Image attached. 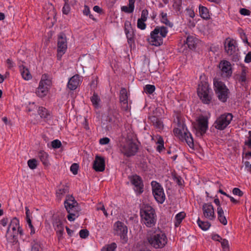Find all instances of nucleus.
<instances>
[{"mask_svg": "<svg viewBox=\"0 0 251 251\" xmlns=\"http://www.w3.org/2000/svg\"><path fill=\"white\" fill-rule=\"evenodd\" d=\"M64 205L68 213L67 218L69 221H73L79 216L81 209L74 197L67 196L64 201Z\"/></svg>", "mask_w": 251, "mask_h": 251, "instance_id": "nucleus-1", "label": "nucleus"}, {"mask_svg": "<svg viewBox=\"0 0 251 251\" xmlns=\"http://www.w3.org/2000/svg\"><path fill=\"white\" fill-rule=\"evenodd\" d=\"M168 32L166 27L157 26L151 32L150 38L148 39V41L152 46H160L163 44V38L166 37Z\"/></svg>", "mask_w": 251, "mask_h": 251, "instance_id": "nucleus-2", "label": "nucleus"}, {"mask_svg": "<svg viewBox=\"0 0 251 251\" xmlns=\"http://www.w3.org/2000/svg\"><path fill=\"white\" fill-rule=\"evenodd\" d=\"M155 210L150 205H143L140 209V215L144 223L149 227L153 226L155 223Z\"/></svg>", "mask_w": 251, "mask_h": 251, "instance_id": "nucleus-3", "label": "nucleus"}, {"mask_svg": "<svg viewBox=\"0 0 251 251\" xmlns=\"http://www.w3.org/2000/svg\"><path fill=\"white\" fill-rule=\"evenodd\" d=\"M121 152L126 157L134 156L137 152L138 147L132 139H127L125 143L121 145Z\"/></svg>", "mask_w": 251, "mask_h": 251, "instance_id": "nucleus-4", "label": "nucleus"}, {"mask_svg": "<svg viewBox=\"0 0 251 251\" xmlns=\"http://www.w3.org/2000/svg\"><path fill=\"white\" fill-rule=\"evenodd\" d=\"M233 117V115L230 113H225L221 114L217 118L213 126L218 130H224L230 124Z\"/></svg>", "mask_w": 251, "mask_h": 251, "instance_id": "nucleus-5", "label": "nucleus"}, {"mask_svg": "<svg viewBox=\"0 0 251 251\" xmlns=\"http://www.w3.org/2000/svg\"><path fill=\"white\" fill-rule=\"evenodd\" d=\"M214 85L215 87V93L218 98V99L225 102L226 101L229 90L226 87L224 82L221 81H214Z\"/></svg>", "mask_w": 251, "mask_h": 251, "instance_id": "nucleus-6", "label": "nucleus"}, {"mask_svg": "<svg viewBox=\"0 0 251 251\" xmlns=\"http://www.w3.org/2000/svg\"><path fill=\"white\" fill-rule=\"evenodd\" d=\"M198 95L200 99L204 103L208 104L210 103L211 97L209 95V88L208 84L205 82L199 84L198 88Z\"/></svg>", "mask_w": 251, "mask_h": 251, "instance_id": "nucleus-7", "label": "nucleus"}, {"mask_svg": "<svg viewBox=\"0 0 251 251\" xmlns=\"http://www.w3.org/2000/svg\"><path fill=\"white\" fill-rule=\"evenodd\" d=\"M153 195L155 200L160 203H162L165 200V195L161 185L155 181L151 183Z\"/></svg>", "mask_w": 251, "mask_h": 251, "instance_id": "nucleus-8", "label": "nucleus"}, {"mask_svg": "<svg viewBox=\"0 0 251 251\" xmlns=\"http://www.w3.org/2000/svg\"><path fill=\"white\" fill-rule=\"evenodd\" d=\"M7 233L11 234L12 235L20 234L22 235L24 234L23 230L20 226L19 220L16 218H13L8 226Z\"/></svg>", "mask_w": 251, "mask_h": 251, "instance_id": "nucleus-9", "label": "nucleus"}, {"mask_svg": "<svg viewBox=\"0 0 251 251\" xmlns=\"http://www.w3.org/2000/svg\"><path fill=\"white\" fill-rule=\"evenodd\" d=\"M67 48V39L65 34L60 33L58 36L57 40V57L60 59L62 55L65 53Z\"/></svg>", "mask_w": 251, "mask_h": 251, "instance_id": "nucleus-10", "label": "nucleus"}, {"mask_svg": "<svg viewBox=\"0 0 251 251\" xmlns=\"http://www.w3.org/2000/svg\"><path fill=\"white\" fill-rule=\"evenodd\" d=\"M167 241L166 236H150L148 238L149 243L155 249L163 248Z\"/></svg>", "mask_w": 251, "mask_h": 251, "instance_id": "nucleus-11", "label": "nucleus"}, {"mask_svg": "<svg viewBox=\"0 0 251 251\" xmlns=\"http://www.w3.org/2000/svg\"><path fill=\"white\" fill-rule=\"evenodd\" d=\"M128 94L125 88H122L120 91L119 100L121 107L123 111L128 112L130 109V106L128 103Z\"/></svg>", "mask_w": 251, "mask_h": 251, "instance_id": "nucleus-12", "label": "nucleus"}, {"mask_svg": "<svg viewBox=\"0 0 251 251\" xmlns=\"http://www.w3.org/2000/svg\"><path fill=\"white\" fill-rule=\"evenodd\" d=\"M131 183L134 186V190L140 194L143 192V183L140 176L136 175L129 176Z\"/></svg>", "mask_w": 251, "mask_h": 251, "instance_id": "nucleus-13", "label": "nucleus"}, {"mask_svg": "<svg viewBox=\"0 0 251 251\" xmlns=\"http://www.w3.org/2000/svg\"><path fill=\"white\" fill-rule=\"evenodd\" d=\"M202 209L205 218L210 220H213L215 218L214 207L211 203H204Z\"/></svg>", "mask_w": 251, "mask_h": 251, "instance_id": "nucleus-14", "label": "nucleus"}, {"mask_svg": "<svg viewBox=\"0 0 251 251\" xmlns=\"http://www.w3.org/2000/svg\"><path fill=\"white\" fill-rule=\"evenodd\" d=\"M219 67L221 70L222 75L223 77H229L231 75L232 71L229 62L226 60L221 61L219 65Z\"/></svg>", "mask_w": 251, "mask_h": 251, "instance_id": "nucleus-15", "label": "nucleus"}, {"mask_svg": "<svg viewBox=\"0 0 251 251\" xmlns=\"http://www.w3.org/2000/svg\"><path fill=\"white\" fill-rule=\"evenodd\" d=\"M208 128V120L205 117H202L199 119L198 125V130L197 134L202 136L207 130Z\"/></svg>", "mask_w": 251, "mask_h": 251, "instance_id": "nucleus-16", "label": "nucleus"}, {"mask_svg": "<svg viewBox=\"0 0 251 251\" xmlns=\"http://www.w3.org/2000/svg\"><path fill=\"white\" fill-rule=\"evenodd\" d=\"M114 234L117 235H126L127 227L122 222L117 221L114 225Z\"/></svg>", "mask_w": 251, "mask_h": 251, "instance_id": "nucleus-17", "label": "nucleus"}, {"mask_svg": "<svg viewBox=\"0 0 251 251\" xmlns=\"http://www.w3.org/2000/svg\"><path fill=\"white\" fill-rule=\"evenodd\" d=\"M105 160L102 157L97 155L93 163V169L96 172H103L105 169Z\"/></svg>", "mask_w": 251, "mask_h": 251, "instance_id": "nucleus-18", "label": "nucleus"}, {"mask_svg": "<svg viewBox=\"0 0 251 251\" xmlns=\"http://www.w3.org/2000/svg\"><path fill=\"white\" fill-rule=\"evenodd\" d=\"M80 83L79 76L78 75H75L72 76L68 82L67 86L68 88L71 90H74L79 85Z\"/></svg>", "mask_w": 251, "mask_h": 251, "instance_id": "nucleus-19", "label": "nucleus"}, {"mask_svg": "<svg viewBox=\"0 0 251 251\" xmlns=\"http://www.w3.org/2000/svg\"><path fill=\"white\" fill-rule=\"evenodd\" d=\"M213 240L218 241L221 243V246L224 251H229V245L228 241L226 239H223L221 236H212Z\"/></svg>", "mask_w": 251, "mask_h": 251, "instance_id": "nucleus-20", "label": "nucleus"}, {"mask_svg": "<svg viewBox=\"0 0 251 251\" xmlns=\"http://www.w3.org/2000/svg\"><path fill=\"white\" fill-rule=\"evenodd\" d=\"M38 157L45 166H48L50 165L49 155L45 151H39L38 153Z\"/></svg>", "mask_w": 251, "mask_h": 251, "instance_id": "nucleus-21", "label": "nucleus"}, {"mask_svg": "<svg viewBox=\"0 0 251 251\" xmlns=\"http://www.w3.org/2000/svg\"><path fill=\"white\" fill-rule=\"evenodd\" d=\"M225 50L228 55L233 54L236 50V47L234 45L233 40L229 41L227 44L225 46Z\"/></svg>", "mask_w": 251, "mask_h": 251, "instance_id": "nucleus-22", "label": "nucleus"}, {"mask_svg": "<svg viewBox=\"0 0 251 251\" xmlns=\"http://www.w3.org/2000/svg\"><path fill=\"white\" fill-rule=\"evenodd\" d=\"M48 89H49L47 88V86H44L39 83V85L37 89L36 93L37 96L42 98L48 94Z\"/></svg>", "mask_w": 251, "mask_h": 251, "instance_id": "nucleus-23", "label": "nucleus"}, {"mask_svg": "<svg viewBox=\"0 0 251 251\" xmlns=\"http://www.w3.org/2000/svg\"><path fill=\"white\" fill-rule=\"evenodd\" d=\"M218 219L220 222L224 225L227 223L226 216L224 215V211L222 207L217 208Z\"/></svg>", "mask_w": 251, "mask_h": 251, "instance_id": "nucleus-24", "label": "nucleus"}, {"mask_svg": "<svg viewBox=\"0 0 251 251\" xmlns=\"http://www.w3.org/2000/svg\"><path fill=\"white\" fill-rule=\"evenodd\" d=\"M199 13L202 18L206 20L210 18L209 10L206 7L200 5Z\"/></svg>", "mask_w": 251, "mask_h": 251, "instance_id": "nucleus-25", "label": "nucleus"}, {"mask_svg": "<svg viewBox=\"0 0 251 251\" xmlns=\"http://www.w3.org/2000/svg\"><path fill=\"white\" fill-rule=\"evenodd\" d=\"M21 73L23 78L25 80H29L31 78L32 76L29 70L24 66H20Z\"/></svg>", "mask_w": 251, "mask_h": 251, "instance_id": "nucleus-26", "label": "nucleus"}, {"mask_svg": "<svg viewBox=\"0 0 251 251\" xmlns=\"http://www.w3.org/2000/svg\"><path fill=\"white\" fill-rule=\"evenodd\" d=\"M68 192L69 187L67 185H63L62 187L60 188L56 191V197L59 200H61L63 196Z\"/></svg>", "mask_w": 251, "mask_h": 251, "instance_id": "nucleus-27", "label": "nucleus"}, {"mask_svg": "<svg viewBox=\"0 0 251 251\" xmlns=\"http://www.w3.org/2000/svg\"><path fill=\"white\" fill-rule=\"evenodd\" d=\"M182 137L184 138L188 146L191 148L194 146L193 139L190 132H184L182 135Z\"/></svg>", "mask_w": 251, "mask_h": 251, "instance_id": "nucleus-28", "label": "nucleus"}, {"mask_svg": "<svg viewBox=\"0 0 251 251\" xmlns=\"http://www.w3.org/2000/svg\"><path fill=\"white\" fill-rule=\"evenodd\" d=\"M129 4L128 6H124L121 8L122 11H124L126 13H132L134 8V3L135 0H128Z\"/></svg>", "mask_w": 251, "mask_h": 251, "instance_id": "nucleus-29", "label": "nucleus"}, {"mask_svg": "<svg viewBox=\"0 0 251 251\" xmlns=\"http://www.w3.org/2000/svg\"><path fill=\"white\" fill-rule=\"evenodd\" d=\"M125 33L127 38L128 44L131 45V44L134 43L133 31L132 29L126 28L125 29Z\"/></svg>", "mask_w": 251, "mask_h": 251, "instance_id": "nucleus-30", "label": "nucleus"}, {"mask_svg": "<svg viewBox=\"0 0 251 251\" xmlns=\"http://www.w3.org/2000/svg\"><path fill=\"white\" fill-rule=\"evenodd\" d=\"M54 229L58 235H62L64 233V226L60 222H56L54 225Z\"/></svg>", "mask_w": 251, "mask_h": 251, "instance_id": "nucleus-31", "label": "nucleus"}, {"mask_svg": "<svg viewBox=\"0 0 251 251\" xmlns=\"http://www.w3.org/2000/svg\"><path fill=\"white\" fill-rule=\"evenodd\" d=\"M186 43L190 49L194 48L196 44V38L193 36H188L186 39Z\"/></svg>", "mask_w": 251, "mask_h": 251, "instance_id": "nucleus-32", "label": "nucleus"}, {"mask_svg": "<svg viewBox=\"0 0 251 251\" xmlns=\"http://www.w3.org/2000/svg\"><path fill=\"white\" fill-rule=\"evenodd\" d=\"M91 101L95 108H99L100 100L97 94L94 93L93 96L91 98Z\"/></svg>", "mask_w": 251, "mask_h": 251, "instance_id": "nucleus-33", "label": "nucleus"}, {"mask_svg": "<svg viewBox=\"0 0 251 251\" xmlns=\"http://www.w3.org/2000/svg\"><path fill=\"white\" fill-rule=\"evenodd\" d=\"M40 83L44 86H47V88L49 89L51 85V82L50 79L47 78V75L45 74L42 75Z\"/></svg>", "mask_w": 251, "mask_h": 251, "instance_id": "nucleus-34", "label": "nucleus"}, {"mask_svg": "<svg viewBox=\"0 0 251 251\" xmlns=\"http://www.w3.org/2000/svg\"><path fill=\"white\" fill-rule=\"evenodd\" d=\"M151 121L153 123V125L159 129H162L163 127V124L159 119L155 116H153L151 118Z\"/></svg>", "mask_w": 251, "mask_h": 251, "instance_id": "nucleus-35", "label": "nucleus"}, {"mask_svg": "<svg viewBox=\"0 0 251 251\" xmlns=\"http://www.w3.org/2000/svg\"><path fill=\"white\" fill-rule=\"evenodd\" d=\"M38 113L42 118H47L48 116H49L48 110L43 107H39Z\"/></svg>", "mask_w": 251, "mask_h": 251, "instance_id": "nucleus-36", "label": "nucleus"}, {"mask_svg": "<svg viewBox=\"0 0 251 251\" xmlns=\"http://www.w3.org/2000/svg\"><path fill=\"white\" fill-rule=\"evenodd\" d=\"M198 224L199 227L203 230H207L210 226L209 222L201 221L200 219L198 220Z\"/></svg>", "mask_w": 251, "mask_h": 251, "instance_id": "nucleus-37", "label": "nucleus"}, {"mask_svg": "<svg viewBox=\"0 0 251 251\" xmlns=\"http://www.w3.org/2000/svg\"><path fill=\"white\" fill-rule=\"evenodd\" d=\"M185 213L184 212H181L177 214L176 216V222L175 223V226H178V225L182 222V220L185 217Z\"/></svg>", "mask_w": 251, "mask_h": 251, "instance_id": "nucleus-38", "label": "nucleus"}, {"mask_svg": "<svg viewBox=\"0 0 251 251\" xmlns=\"http://www.w3.org/2000/svg\"><path fill=\"white\" fill-rule=\"evenodd\" d=\"M161 22L165 24L166 25H168L170 27L173 26V24L171 23L167 19V14L164 12H162L161 13Z\"/></svg>", "mask_w": 251, "mask_h": 251, "instance_id": "nucleus-39", "label": "nucleus"}, {"mask_svg": "<svg viewBox=\"0 0 251 251\" xmlns=\"http://www.w3.org/2000/svg\"><path fill=\"white\" fill-rule=\"evenodd\" d=\"M116 248V244L115 243H112L103 247L101 249V251H115Z\"/></svg>", "mask_w": 251, "mask_h": 251, "instance_id": "nucleus-40", "label": "nucleus"}, {"mask_svg": "<svg viewBox=\"0 0 251 251\" xmlns=\"http://www.w3.org/2000/svg\"><path fill=\"white\" fill-rule=\"evenodd\" d=\"M27 165L30 169L34 170L36 169L37 166V161L34 158L29 159L27 161Z\"/></svg>", "mask_w": 251, "mask_h": 251, "instance_id": "nucleus-41", "label": "nucleus"}, {"mask_svg": "<svg viewBox=\"0 0 251 251\" xmlns=\"http://www.w3.org/2000/svg\"><path fill=\"white\" fill-rule=\"evenodd\" d=\"M155 87L153 85L148 84L144 87V91L146 93L151 94L155 91Z\"/></svg>", "mask_w": 251, "mask_h": 251, "instance_id": "nucleus-42", "label": "nucleus"}, {"mask_svg": "<svg viewBox=\"0 0 251 251\" xmlns=\"http://www.w3.org/2000/svg\"><path fill=\"white\" fill-rule=\"evenodd\" d=\"M78 168L79 165L78 164L73 163L70 167V170L74 175H75L78 173Z\"/></svg>", "mask_w": 251, "mask_h": 251, "instance_id": "nucleus-43", "label": "nucleus"}, {"mask_svg": "<svg viewBox=\"0 0 251 251\" xmlns=\"http://www.w3.org/2000/svg\"><path fill=\"white\" fill-rule=\"evenodd\" d=\"M61 145V142L59 140L56 139L51 142V146L53 149H58Z\"/></svg>", "mask_w": 251, "mask_h": 251, "instance_id": "nucleus-44", "label": "nucleus"}, {"mask_svg": "<svg viewBox=\"0 0 251 251\" xmlns=\"http://www.w3.org/2000/svg\"><path fill=\"white\" fill-rule=\"evenodd\" d=\"M145 21H143L141 19H138L137 21V27L138 28L143 30L145 29L146 27V25L145 23Z\"/></svg>", "mask_w": 251, "mask_h": 251, "instance_id": "nucleus-45", "label": "nucleus"}, {"mask_svg": "<svg viewBox=\"0 0 251 251\" xmlns=\"http://www.w3.org/2000/svg\"><path fill=\"white\" fill-rule=\"evenodd\" d=\"M27 224V228L30 229V234L31 235L35 234V229L33 226L32 224L31 220L26 221Z\"/></svg>", "mask_w": 251, "mask_h": 251, "instance_id": "nucleus-46", "label": "nucleus"}, {"mask_svg": "<svg viewBox=\"0 0 251 251\" xmlns=\"http://www.w3.org/2000/svg\"><path fill=\"white\" fill-rule=\"evenodd\" d=\"M71 10L70 6L68 3H64V6L62 8V12L64 14L68 15Z\"/></svg>", "mask_w": 251, "mask_h": 251, "instance_id": "nucleus-47", "label": "nucleus"}, {"mask_svg": "<svg viewBox=\"0 0 251 251\" xmlns=\"http://www.w3.org/2000/svg\"><path fill=\"white\" fill-rule=\"evenodd\" d=\"M31 251H42V249L40 245L35 242L32 245Z\"/></svg>", "mask_w": 251, "mask_h": 251, "instance_id": "nucleus-48", "label": "nucleus"}, {"mask_svg": "<svg viewBox=\"0 0 251 251\" xmlns=\"http://www.w3.org/2000/svg\"><path fill=\"white\" fill-rule=\"evenodd\" d=\"M97 209L98 210H101L103 211V213L104 214V215L106 216V217H107L108 216V214L105 209V207H104V206L103 204L101 203H100L99 204H98V206H97Z\"/></svg>", "mask_w": 251, "mask_h": 251, "instance_id": "nucleus-49", "label": "nucleus"}, {"mask_svg": "<svg viewBox=\"0 0 251 251\" xmlns=\"http://www.w3.org/2000/svg\"><path fill=\"white\" fill-rule=\"evenodd\" d=\"M232 193L235 195L241 197L243 195V192L238 188H234L232 190Z\"/></svg>", "mask_w": 251, "mask_h": 251, "instance_id": "nucleus-50", "label": "nucleus"}, {"mask_svg": "<svg viewBox=\"0 0 251 251\" xmlns=\"http://www.w3.org/2000/svg\"><path fill=\"white\" fill-rule=\"evenodd\" d=\"M148 15V12L147 10L144 9L142 10V13H141V17L139 19L142 20L143 21H146L147 19Z\"/></svg>", "mask_w": 251, "mask_h": 251, "instance_id": "nucleus-51", "label": "nucleus"}, {"mask_svg": "<svg viewBox=\"0 0 251 251\" xmlns=\"http://www.w3.org/2000/svg\"><path fill=\"white\" fill-rule=\"evenodd\" d=\"M240 13L244 16H249L251 14V11L246 8H241L240 10Z\"/></svg>", "mask_w": 251, "mask_h": 251, "instance_id": "nucleus-52", "label": "nucleus"}, {"mask_svg": "<svg viewBox=\"0 0 251 251\" xmlns=\"http://www.w3.org/2000/svg\"><path fill=\"white\" fill-rule=\"evenodd\" d=\"M110 139L107 137H104L100 140V144L101 145H106L109 143Z\"/></svg>", "mask_w": 251, "mask_h": 251, "instance_id": "nucleus-53", "label": "nucleus"}, {"mask_svg": "<svg viewBox=\"0 0 251 251\" xmlns=\"http://www.w3.org/2000/svg\"><path fill=\"white\" fill-rule=\"evenodd\" d=\"M93 10L95 12H97L98 13H99V14H103V13L102 9L101 8L100 6H99L98 5H95L93 7Z\"/></svg>", "mask_w": 251, "mask_h": 251, "instance_id": "nucleus-54", "label": "nucleus"}, {"mask_svg": "<svg viewBox=\"0 0 251 251\" xmlns=\"http://www.w3.org/2000/svg\"><path fill=\"white\" fill-rule=\"evenodd\" d=\"M245 62L248 63L251 62V51L249 52L246 54L245 58Z\"/></svg>", "mask_w": 251, "mask_h": 251, "instance_id": "nucleus-55", "label": "nucleus"}, {"mask_svg": "<svg viewBox=\"0 0 251 251\" xmlns=\"http://www.w3.org/2000/svg\"><path fill=\"white\" fill-rule=\"evenodd\" d=\"M156 138L157 139L156 144H158V145H164V140L161 136L157 135Z\"/></svg>", "mask_w": 251, "mask_h": 251, "instance_id": "nucleus-56", "label": "nucleus"}, {"mask_svg": "<svg viewBox=\"0 0 251 251\" xmlns=\"http://www.w3.org/2000/svg\"><path fill=\"white\" fill-rule=\"evenodd\" d=\"M90 11L89 7L88 6L85 5L84 6V9L83 10V14L85 15L88 16V14H90Z\"/></svg>", "mask_w": 251, "mask_h": 251, "instance_id": "nucleus-57", "label": "nucleus"}, {"mask_svg": "<svg viewBox=\"0 0 251 251\" xmlns=\"http://www.w3.org/2000/svg\"><path fill=\"white\" fill-rule=\"evenodd\" d=\"M89 232L86 229H83L79 231V235H89Z\"/></svg>", "mask_w": 251, "mask_h": 251, "instance_id": "nucleus-58", "label": "nucleus"}, {"mask_svg": "<svg viewBox=\"0 0 251 251\" xmlns=\"http://www.w3.org/2000/svg\"><path fill=\"white\" fill-rule=\"evenodd\" d=\"M244 165L247 170L251 173V164L249 161H246Z\"/></svg>", "mask_w": 251, "mask_h": 251, "instance_id": "nucleus-59", "label": "nucleus"}, {"mask_svg": "<svg viewBox=\"0 0 251 251\" xmlns=\"http://www.w3.org/2000/svg\"><path fill=\"white\" fill-rule=\"evenodd\" d=\"M25 215H26V221L28 220H31L30 218V211L28 207H25Z\"/></svg>", "mask_w": 251, "mask_h": 251, "instance_id": "nucleus-60", "label": "nucleus"}, {"mask_svg": "<svg viewBox=\"0 0 251 251\" xmlns=\"http://www.w3.org/2000/svg\"><path fill=\"white\" fill-rule=\"evenodd\" d=\"M246 73L244 70L242 71V73L240 77V80L242 82H245L246 81Z\"/></svg>", "mask_w": 251, "mask_h": 251, "instance_id": "nucleus-61", "label": "nucleus"}, {"mask_svg": "<svg viewBox=\"0 0 251 251\" xmlns=\"http://www.w3.org/2000/svg\"><path fill=\"white\" fill-rule=\"evenodd\" d=\"M6 63L9 69H11L12 67H13V62L11 59L9 58L7 59L6 60Z\"/></svg>", "mask_w": 251, "mask_h": 251, "instance_id": "nucleus-62", "label": "nucleus"}, {"mask_svg": "<svg viewBox=\"0 0 251 251\" xmlns=\"http://www.w3.org/2000/svg\"><path fill=\"white\" fill-rule=\"evenodd\" d=\"M8 219L7 218H4L0 221V224L4 226H6L8 223Z\"/></svg>", "mask_w": 251, "mask_h": 251, "instance_id": "nucleus-63", "label": "nucleus"}, {"mask_svg": "<svg viewBox=\"0 0 251 251\" xmlns=\"http://www.w3.org/2000/svg\"><path fill=\"white\" fill-rule=\"evenodd\" d=\"M245 145H247L249 149H251V137H248V140L245 142Z\"/></svg>", "mask_w": 251, "mask_h": 251, "instance_id": "nucleus-64", "label": "nucleus"}]
</instances>
